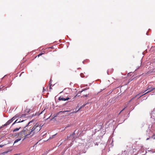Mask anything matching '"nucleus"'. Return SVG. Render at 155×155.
Returning a JSON list of instances; mask_svg holds the SVG:
<instances>
[{"instance_id": "9", "label": "nucleus", "mask_w": 155, "mask_h": 155, "mask_svg": "<svg viewBox=\"0 0 155 155\" xmlns=\"http://www.w3.org/2000/svg\"><path fill=\"white\" fill-rule=\"evenodd\" d=\"M24 121V120H21V119H20L19 120H18V119H17L15 122L12 124V126L14 124L16 123H18L21 122H22Z\"/></svg>"}, {"instance_id": "20", "label": "nucleus", "mask_w": 155, "mask_h": 155, "mask_svg": "<svg viewBox=\"0 0 155 155\" xmlns=\"http://www.w3.org/2000/svg\"><path fill=\"white\" fill-rule=\"evenodd\" d=\"M88 95V94L84 95L83 96H82V97H87Z\"/></svg>"}, {"instance_id": "10", "label": "nucleus", "mask_w": 155, "mask_h": 155, "mask_svg": "<svg viewBox=\"0 0 155 155\" xmlns=\"http://www.w3.org/2000/svg\"><path fill=\"white\" fill-rule=\"evenodd\" d=\"M51 81L52 80L51 79H50V81L49 82V84L50 85V89H52V88H51V87L52 85V84H51Z\"/></svg>"}, {"instance_id": "19", "label": "nucleus", "mask_w": 155, "mask_h": 155, "mask_svg": "<svg viewBox=\"0 0 155 155\" xmlns=\"http://www.w3.org/2000/svg\"><path fill=\"white\" fill-rule=\"evenodd\" d=\"M152 138L155 139V134H153L151 137Z\"/></svg>"}, {"instance_id": "31", "label": "nucleus", "mask_w": 155, "mask_h": 155, "mask_svg": "<svg viewBox=\"0 0 155 155\" xmlns=\"http://www.w3.org/2000/svg\"><path fill=\"white\" fill-rule=\"evenodd\" d=\"M77 95H76V96H75V97H76V96H77Z\"/></svg>"}, {"instance_id": "25", "label": "nucleus", "mask_w": 155, "mask_h": 155, "mask_svg": "<svg viewBox=\"0 0 155 155\" xmlns=\"http://www.w3.org/2000/svg\"><path fill=\"white\" fill-rule=\"evenodd\" d=\"M7 153V152H4L3 153L5 154V153Z\"/></svg>"}, {"instance_id": "16", "label": "nucleus", "mask_w": 155, "mask_h": 155, "mask_svg": "<svg viewBox=\"0 0 155 155\" xmlns=\"http://www.w3.org/2000/svg\"><path fill=\"white\" fill-rule=\"evenodd\" d=\"M31 111V109H26V111L28 113H29V112Z\"/></svg>"}, {"instance_id": "6", "label": "nucleus", "mask_w": 155, "mask_h": 155, "mask_svg": "<svg viewBox=\"0 0 155 155\" xmlns=\"http://www.w3.org/2000/svg\"><path fill=\"white\" fill-rule=\"evenodd\" d=\"M151 117L154 119L155 118V109H154L151 114Z\"/></svg>"}, {"instance_id": "26", "label": "nucleus", "mask_w": 155, "mask_h": 155, "mask_svg": "<svg viewBox=\"0 0 155 155\" xmlns=\"http://www.w3.org/2000/svg\"><path fill=\"white\" fill-rule=\"evenodd\" d=\"M81 108H80L76 112H78V110Z\"/></svg>"}, {"instance_id": "27", "label": "nucleus", "mask_w": 155, "mask_h": 155, "mask_svg": "<svg viewBox=\"0 0 155 155\" xmlns=\"http://www.w3.org/2000/svg\"><path fill=\"white\" fill-rule=\"evenodd\" d=\"M149 138H147L146 139L147 140H148L149 139Z\"/></svg>"}, {"instance_id": "8", "label": "nucleus", "mask_w": 155, "mask_h": 155, "mask_svg": "<svg viewBox=\"0 0 155 155\" xmlns=\"http://www.w3.org/2000/svg\"><path fill=\"white\" fill-rule=\"evenodd\" d=\"M14 120L12 119V118L8 120L4 125V126H7L9 125L10 123H11Z\"/></svg>"}, {"instance_id": "1", "label": "nucleus", "mask_w": 155, "mask_h": 155, "mask_svg": "<svg viewBox=\"0 0 155 155\" xmlns=\"http://www.w3.org/2000/svg\"><path fill=\"white\" fill-rule=\"evenodd\" d=\"M43 125L38 123H37L34 126L31 127V132H32L33 135L34 134L38 132L41 129Z\"/></svg>"}, {"instance_id": "22", "label": "nucleus", "mask_w": 155, "mask_h": 155, "mask_svg": "<svg viewBox=\"0 0 155 155\" xmlns=\"http://www.w3.org/2000/svg\"><path fill=\"white\" fill-rule=\"evenodd\" d=\"M125 109V108H124L123 110H122L119 113V114H120Z\"/></svg>"}, {"instance_id": "7", "label": "nucleus", "mask_w": 155, "mask_h": 155, "mask_svg": "<svg viewBox=\"0 0 155 155\" xmlns=\"http://www.w3.org/2000/svg\"><path fill=\"white\" fill-rule=\"evenodd\" d=\"M69 99H70L69 97H67L66 98H63V97L61 96L59 97L58 98V100L59 101H66L67 100H68Z\"/></svg>"}, {"instance_id": "2", "label": "nucleus", "mask_w": 155, "mask_h": 155, "mask_svg": "<svg viewBox=\"0 0 155 155\" xmlns=\"http://www.w3.org/2000/svg\"><path fill=\"white\" fill-rule=\"evenodd\" d=\"M32 122V121H30L27 124L26 126L24 127L23 129V131L25 132V133L27 136V137H28V136L31 135L30 136H33L32 133L31 132V127H29V126H28V125L30 124V123Z\"/></svg>"}, {"instance_id": "17", "label": "nucleus", "mask_w": 155, "mask_h": 155, "mask_svg": "<svg viewBox=\"0 0 155 155\" xmlns=\"http://www.w3.org/2000/svg\"><path fill=\"white\" fill-rule=\"evenodd\" d=\"M68 90H70V89H67V88L65 89L64 90V91L65 93H66V92H67V91Z\"/></svg>"}, {"instance_id": "15", "label": "nucleus", "mask_w": 155, "mask_h": 155, "mask_svg": "<svg viewBox=\"0 0 155 155\" xmlns=\"http://www.w3.org/2000/svg\"><path fill=\"white\" fill-rule=\"evenodd\" d=\"M139 95V94L136 95L135 97H133L129 101V102H130L131 101L133 100L136 97H137V95Z\"/></svg>"}, {"instance_id": "28", "label": "nucleus", "mask_w": 155, "mask_h": 155, "mask_svg": "<svg viewBox=\"0 0 155 155\" xmlns=\"http://www.w3.org/2000/svg\"><path fill=\"white\" fill-rule=\"evenodd\" d=\"M74 133L72 135H74Z\"/></svg>"}, {"instance_id": "24", "label": "nucleus", "mask_w": 155, "mask_h": 155, "mask_svg": "<svg viewBox=\"0 0 155 155\" xmlns=\"http://www.w3.org/2000/svg\"><path fill=\"white\" fill-rule=\"evenodd\" d=\"M84 91V90H82V91H80V92H79V93H81L82 92H83V91Z\"/></svg>"}, {"instance_id": "12", "label": "nucleus", "mask_w": 155, "mask_h": 155, "mask_svg": "<svg viewBox=\"0 0 155 155\" xmlns=\"http://www.w3.org/2000/svg\"><path fill=\"white\" fill-rule=\"evenodd\" d=\"M21 128V127H20L18 128H15L13 130V131L14 132H16V131H18Z\"/></svg>"}, {"instance_id": "5", "label": "nucleus", "mask_w": 155, "mask_h": 155, "mask_svg": "<svg viewBox=\"0 0 155 155\" xmlns=\"http://www.w3.org/2000/svg\"><path fill=\"white\" fill-rule=\"evenodd\" d=\"M24 116L23 114H22L21 115H20V114H17L14 117H13L12 118V119H13L14 120L18 118H20L21 117H22Z\"/></svg>"}, {"instance_id": "14", "label": "nucleus", "mask_w": 155, "mask_h": 155, "mask_svg": "<svg viewBox=\"0 0 155 155\" xmlns=\"http://www.w3.org/2000/svg\"><path fill=\"white\" fill-rule=\"evenodd\" d=\"M71 125H72V124H68L65 127V128H66L70 127L71 126Z\"/></svg>"}, {"instance_id": "13", "label": "nucleus", "mask_w": 155, "mask_h": 155, "mask_svg": "<svg viewBox=\"0 0 155 155\" xmlns=\"http://www.w3.org/2000/svg\"><path fill=\"white\" fill-rule=\"evenodd\" d=\"M45 110V108L44 107V109L43 108L42 109V110H43L39 114V115L41 114H43V113H44V111Z\"/></svg>"}, {"instance_id": "21", "label": "nucleus", "mask_w": 155, "mask_h": 155, "mask_svg": "<svg viewBox=\"0 0 155 155\" xmlns=\"http://www.w3.org/2000/svg\"><path fill=\"white\" fill-rule=\"evenodd\" d=\"M43 53H41V54H39L38 55V57H39L40 56H41V55H42V54H43Z\"/></svg>"}, {"instance_id": "11", "label": "nucleus", "mask_w": 155, "mask_h": 155, "mask_svg": "<svg viewBox=\"0 0 155 155\" xmlns=\"http://www.w3.org/2000/svg\"><path fill=\"white\" fill-rule=\"evenodd\" d=\"M21 140V138H20L15 140L14 142V144L15 143H17L18 141H20Z\"/></svg>"}, {"instance_id": "18", "label": "nucleus", "mask_w": 155, "mask_h": 155, "mask_svg": "<svg viewBox=\"0 0 155 155\" xmlns=\"http://www.w3.org/2000/svg\"><path fill=\"white\" fill-rule=\"evenodd\" d=\"M80 76H81V77L82 78H84V74L82 73L81 74Z\"/></svg>"}, {"instance_id": "3", "label": "nucleus", "mask_w": 155, "mask_h": 155, "mask_svg": "<svg viewBox=\"0 0 155 155\" xmlns=\"http://www.w3.org/2000/svg\"><path fill=\"white\" fill-rule=\"evenodd\" d=\"M18 136L20 138H24V139L27 137L23 130L20 131L18 134Z\"/></svg>"}, {"instance_id": "4", "label": "nucleus", "mask_w": 155, "mask_h": 155, "mask_svg": "<svg viewBox=\"0 0 155 155\" xmlns=\"http://www.w3.org/2000/svg\"><path fill=\"white\" fill-rule=\"evenodd\" d=\"M154 89H155V87H147V89L146 90L144 91H143L142 93H143L144 92L146 91H147V90H148V91L147 92H146V93H145V94H142V95H141V96H140V97H138V98L140 97H141L143 95H144L145 94H146L153 91V90H154Z\"/></svg>"}, {"instance_id": "32", "label": "nucleus", "mask_w": 155, "mask_h": 155, "mask_svg": "<svg viewBox=\"0 0 155 155\" xmlns=\"http://www.w3.org/2000/svg\"><path fill=\"white\" fill-rule=\"evenodd\" d=\"M17 155V154H15V155Z\"/></svg>"}, {"instance_id": "23", "label": "nucleus", "mask_w": 155, "mask_h": 155, "mask_svg": "<svg viewBox=\"0 0 155 155\" xmlns=\"http://www.w3.org/2000/svg\"><path fill=\"white\" fill-rule=\"evenodd\" d=\"M4 146L3 145H0V147H2Z\"/></svg>"}, {"instance_id": "29", "label": "nucleus", "mask_w": 155, "mask_h": 155, "mask_svg": "<svg viewBox=\"0 0 155 155\" xmlns=\"http://www.w3.org/2000/svg\"><path fill=\"white\" fill-rule=\"evenodd\" d=\"M43 90H45L44 87H43Z\"/></svg>"}, {"instance_id": "30", "label": "nucleus", "mask_w": 155, "mask_h": 155, "mask_svg": "<svg viewBox=\"0 0 155 155\" xmlns=\"http://www.w3.org/2000/svg\"><path fill=\"white\" fill-rule=\"evenodd\" d=\"M1 88H0V91H1Z\"/></svg>"}]
</instances>
